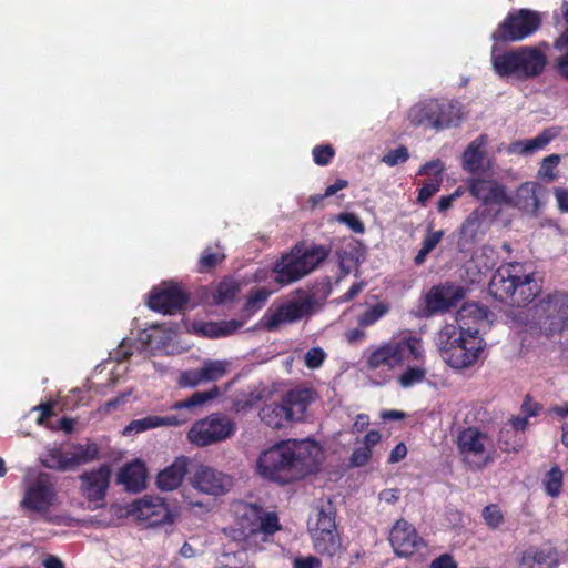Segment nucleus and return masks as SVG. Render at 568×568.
Wrapping results in <instances>:
<instances>
[{"label":"nucleus","mask_w":568,"mask_h":568,"mask_svg":"<svg viewBox=\"0 0 568 568\" xmlns=\"http://www.w3.org/2000/svg\"><path fill=\"white\" fill-rule=\"evenodd\" d=\"M308 534L315 535L331 529H337L335 523V510L329 500H321L316 504L308 517L307 521Z\"/></svg>","instance_id":"obj_25"},{"label":"nucleus","mask_w":568,"mask_h":568,"mask_svg":"<svg viewBox=\"0 0 568 568\" xmlns=\"http://www.w3.org/2000/svg\"><path fill=\"white\" fill-rule=\"evenodd\" d=\"M239 293V285L232 280L222 281L216 287L213 298L216 304L227 303L234 300Z\"/></svg>","instance_id":"obj_43"},{"label":"nucleus","mask_w":568,"mask_h":568,"mask_svg":"<svg viewBox=\"0 0 568 568\" xmlns=\"http://www.w3.org/2000/svg\"><path fill=\"white\" fill-rule=\"evenodd\" d=\"M389 307L385 303H377L367 308L358 318L361 326H371L387 314Z\"/></svg>","instance_id":"obj_44"},{"label":"nucleus","mask_w":568,"mask_h":568,"mask_svg":"<svg viewBox=\"0 0 568 568\" xmlns=\"http://www.w3.org/2000/svg\"><path fill=\"white\" fill-rule=\"evenodd\" d=\"M315 399V394L310 388H297L288 392L283 397V403L291 418V422L301 420L308 407Z\"/></svg>","instance_id":"obj_27"},{"label":"nucleus","mask_w":568,"mask_h":568,"mask_svg":"<svg viewBox=\"0 0 568 568\" xmlns=\"http://www.w3.org/2000/svg\"><path fill=\"white\" fill-rule=\"evenodd\" d=\"M444 236V231H428L423 240L422 247L415 256V263L420 265L425 262L427 255L438 245Z\"/></svg>","instance_id":"obj_41"},{"label":"nucleus","mask_w":568,"mask_h":568,"mask_svg":"<svg viewBox=\"0 0 568 568\" xmlns=\"http://www.w3.org/2000/svg\"><path fill=\"white\" fill-rule=\"evenodd\" d=\"M483 233V216L478 211H474L460 227V242L464 244L473 243Z\"/></svg>","instance_id":"obj_36"},{"label":"nucleus","mask_w":568,"mask_h":568,"mask_svg":"<svg viewBox=\"0 0 568 568\" xmlns=\"http://www.w3.org/2000/svg\"><path fill=\"white\" fill-rule=\"evenodd\" d=\"M272 291L265 287H258L253 290L246 301L245 307L250 312L260 310L271 296Z\"/></svg>","instance_id":"obj_45"},{"label":"nucleus","mask_w":568,"mask_h":568,"mask_svg":"<svg viewBox=\"0 0 568 568\" xmlns=\"http://www.w3.org/2000/svg\"><path fill=\"white\" fill-rule=\"evenodd\" d=\"M372 457V450L367 447L358 446L351 456V465L354 467H362L368 463Z\"/></svg>","instance_id":"obj_57"},{"label":"nucleus","mask_w":568,"mask_h":568,"mask_svg":"<svg viewBox=\"0 0 568 568\" xmlns=\"http://www.w3.org/2000/svg\"><path fill=\"white\" fill-rule=\"evenodd\" d=\"M550 558V552L546 550H539V549H530L526 551L523 556V564L529 565L530 562L542 565L548 561Z\"/></svg>","instance_id":"obj_56"},{"label":"nucleus","mask_w":568,"mask_h":568,"mask_svg":"<svg viewBox=\"0 0 568 568\" xmlns=\"http://www.w3.org/2000/svg\"><path fill=\"white\" fill-rule=\"evenodd\" d=\"M362 252L357 244L351 243L339 254V265L345 274L351 273L361 262Z\"/></svg>","instance_id":"obj_40"},{"label":"nucleus","mask_w":568,"mask_h":568,"mask_svg":"<svg viewBox=\"0 0 568 568\" xmlns=\"http://www.w3.org/2000/svg\"><path fill=\"white\" fill-rule=\"evenodd\" d=\"M57 500V490L48 474H29L24 477L23 496L20 501V507L24 511L45 515Z\"/></svg>","instance_id":"obj_8"},{"label":"nucleus","mask_w":568,"mask_h":568,"mask_svg":"<svg viewBox=\"0 0 568 568\" xmlns=\"http://www.w3.org/2000/svg\"><path fill=\"white\" fill-rule=\"evenodd\" d=\"M443 182V178H432L429 179L423 187L419 190L418 193V202L425 203L427 200H429L434 194H436L439 189L440 184Z\"/></svg>","instance_id":"obj_53"},{"label":"nucleus","mask_w":568,"mask_h":568,"mask_svg":"<svg viewBox=\"0 0 568 568\" xmlns=\"http://www.w3.org/2000/svg\"><path fill=\"white\" fill-rule=\"evenodd\" d=\"M118 480L128 490L139 491L145 487L146 468L141 460H134L121 468Z\"/></svg>","instance_id":"obj_28"},{"label":"nucleus","mask_w":568,"mask_h":568,"mask_svg":"<svg viewBox=\"0 0 568 568\" xmlns=\"http://www.w3.org/2000/svg\"><path fill=\"white\" fill-rule=\"evenodd\" d=\"M415 365H407V367L397 376V383L403 388H410L425 381L427 368L425 366V357L416 361Z\"/></svg>","instance_id":"obj_35"},{"label":"nucleus","mask_w":568,"mask_h":568,"mask_svg":"<svg viewBox=\"0 0 568 568\" xmlns=\"http://www.w3.org/2000/svg\"><path fill=\"white\" fill-rule=\"evenodd\" d=\"M470 194L484 204H504L507 200L506 189L496 180L470 179L468 181Z\"/></svg>","instance_id":"obj_20"},{"label":"nucleus","mask_w":568,"mask_h":568,"mask_svg":"<svg viewBox=\"0 0 568 568\" xmlns=\"http://www.w3.org/2000/svg\"><path fill=\"white\" fill-rule=\"evenodd\" d=\"M190 459L186 456H178L172 464L166 466L156 476V486L162 491H172L181 486L187 473Z\"/></svg>","instance_id":"obj_23"},{"label":"nucleus","mask_w":568,"mask_h":568,"mask_svg":"<svg viewBox=\"0 0 568 568\" xmlns=\"http://www.w3.org/2000/svg\"><path fill=\"white\" fill-rule=\"evenodd\" d=\"M540 291L531 267L518 262L499 266L489 282V292L495 298L516 306L529 304Z\"/></svg>","instance_id":"obj_2"},{"label":"nucleus","mask_w":568,"mask_h":568,"mask_svg":"<svg viewBox=\"0 0 568 568\" xmlns=\"http://www.w3.org/2000/svg\"><path fill=\"white\" fill-rule=\"evenodd\" d=\"M174 335L172 329H164L161 325H152L143 331L140 335V341L153 348L163 347L166 339H171Z\"/></svg>","instance_id":"obj_37"},{"label":"nucleus","mask_w":568,"mask_h":568,"mask_svg":"<svg viewBox=\"0 0 568 568\" xmlns=\"http://www.w3.org/2000/svg\"><path fill=\"white\" fill-rule=\"evenodd\" d=\"M347 184L348 183L346 180H343V179L336 180L334 184L326 187L323 195H317V196L313 197L314 204H316L318 201H321L324 197L334 195L336 192L345 189L347 186Z\"/></svg>","instance_id":"obj_62"},{"label":"nucleus","mask_w":568,"mask_h":568,"mask_svg":"<svg viewBox=\"0 0 568 568\" xmlns=\"http://www.w3.org/2000/svg\"><path fill=\"white\" fill-rule=\"evenodd\" d=\"M390 545L398 557H409L425 547L415 527L404 519L397 520L389 535Z\"/></svg>","instance_id":"obj_16"},{"label":"nucleus","mask_w":568,"mask_h":568,"mask_svg":"<svg viewBox=\"0 0 568 568\" xmlns=\"http://www.w3.org/2000/svg\"><path fill=\"white\" fill-rule=\"evenodd\" d=\"M110 468L106 465L97 470L84 473L81 476V490L92 501L101 500L106 491L110 480Z\"/></svg>","instance_id":"obj_22"},{"label":"nucleus","mask_w":568,"mask_h":568,"mask_svg":"<svg viewBox=\"0 0 568 568\" xmlns=\"http://www.w3.org/2000/svg\"><path fill=\"white\" fill-rule=\"evenodd\" d=\"M564 484V471L558 467L554 466L549 471L546 473L542 485L548 496L555 498L561 493Z\"/></svg>","instance_id":"obj_39"},{"label":"nucleus","mask_w":568,"mask_h":568,"mask_svg":"<svg viewBox=\"0 0 568 568\" xmlns=\"http://www.w3.org/2000/svg\"><path fill=\"white\" fill-rule=\"evenodd\" d=\"M338 221L346 224L355 233H364L365 227L362 221L352 213H343L338 216Z\"/></svg>","instance_id":"obj_58"},{"label":"nucleus","mask_w":568,"mask_h":568,"mask_svg":"<svg viewBox=\"0 0 568 568\" xmlns=\"http://www.w3.org/2000/svg\"><path fill=\"white\" fill-rule=\"evenodd\" d=\"M178 383L181 387H195L201 383H205L202 376V368L182 372Z\"/></svg>","instance_id":"obj_51"},{"label":"nucleus","mask_w":568,"mask_h":568,"mask_svg":"<svg viewBox=\"0 0 568 568\" xmlns=\"http://www.w3.org/2000/svg\"><path fill=\"white\" fill-rule=\"evenodd\" d=\"M445 170V165L443 161L439 159L432 160L424 164L419 171L418 174L420 175H430L432 178H443V172Z\"/></svg>","instance_id":"obj_55"},{"label":"nucleus","mask_w":568,"mask_h":568,"mask_svg":"<svg viewBox=\"0 0 568 568\" xmlns=\"http://www.w3.org/2000/svg\"><path fill=\"white\" fill-rule=\"evenodd\" d=\"M321 560L315 556L297 557L293 561V568H320Z\"/></svg>","instance_id":"obj_61"},{"label":"nucleus","mask_w":568,"mask_h":568,"mask_svg":"<svg viewBox=\"0 0 568 568\" xmlns=\"http://www.w3.org/2000/svg\"><path fill=\"white\" fill-rule=\"evenodd\" d=\"M235 430L234 423L227 416L211 414L195 422L187 432V439L204 447L229 438Z\"/></svg>","instance_id":"obj_11"},{"label":"nucleus","mask_w":568,"mask_h":568,"mask_svg":"<svg viewBox=\"0 0 568 568\" xmlns=\"http://www.w3.org/2000/svg\"><path fill=\"white\" fill-rule=\"evenodd\" d=\"M457 447L463 460L473 469H481L494 459V440L475 427L459 433Z\"/></svg>","instance_id":"obj_10"},{"label":"nucleus","mask_w":568,"mask_h":568,"mask_svg":"<svg viewBox=\"0 0 568 568\" xmlns=\"http://www.w3.org/2000/svg\"><path fill=\"white\" fill-rule=\"evenodd\" d=\"M240 326L241 323L234 320L221 322H196L191 325L189 332L210 338H219L236 332Z\"/></svg>","instance_id":"obj_29"},{"label":"nucleus","mask_w":568,"mask_h":568,"mask_svg":"<svg viewBox=\"0 0 568 568\" xmlns=\"http://www.w3.org/2000/svg\"><path fill=\"white\" fill-rule=\"evenodd\" d=\"M554 195L559 210L561 212L568 213V190L562 187H556L554 190Z\"/></svg>","instance_id":"obj_63"},{"label":"nucleus","mask_w":568,"mask_h":568,"mask_svg":"<svg viewBox=\"0 0 568 568\" xmlns=\"http://www.w3.org/2000/svg\"><path fill=\"white\" fill-rule=\"evenodd\" d=\"M538 307L555 326L568 322V294L558 292L549 295Z\"/></svg>","instance_id":"obj_26"},{"label":"nucleus","mask_w":568,"mask_h":568,"mask_svg":"<svg viewBox=\"0 0 568 568\" xmlns=\"http://www.w3.org/2000/svg\"><path fill=\"white\" fill-rule=\"evenodd\" d=\"M186 295L175 284L163 283L150 294V308L163 314H173L186 303Z\"/></svg>","instance_id":"obj_17"},{"label":"nucleus","mask_w":568,"mask_h":568,"mask_svg":"<svg viewBox=\"0 0 568 568\" xmlns=\"http://www.w3.org/2000/svg\"><path fill=\"white\" fill-rule=\"evenodd\" d=\"M481 516L490 529H497L504 523V515L496 504L486 506L481 511Z\"/></svg>","instance_id":"obj_46"},{"label":"nucleus","mask_w":568,"mask_h":568,"mask_svg":"<svg viewBox=\"0 0 568 568\" xmlns=\"http://www.w3.org/2000/svg\"><path fill=\"white\" fill-rule=\"evenodd\" d=\"M231 367V362L222 359L205 361L202 365V376L205 382L217 381L225 376Z\"/></svg>","instance_id":"obj_38"},{"label":"nucleus","mask_w":568,"mask_h":568,"mask_svg":"<svg viewBox=\"0 0 568 568\" xmlns=\"http://www.w3.org/2000/svg\"><path fill=\"white\" fill-rule=\"evenodd\" d=\"M408 158V150L405 146H399L384 154L382 158V162L388 166H395L399 163L406 162Z\"/></svg>","instance_id":"obj_52"},{"label":"nucleus","mask_w":568,"mask_h":568,"mask_svg":"<svg viewBox=\"0 0 568 568\" xmlns=\"http://www.w3.org/2000/svg\"><path fill=\"white\" fill-rule=\"evenodd\" d=\"M224 254L220 251H212V248H206L203 251L200 261L199 267L201 272H205L214 267L221 261H223Z\"/></svg>","instance_id":"obj_49"},{"label":"nucleus","mask_w":568,"mask_h":568,"mask_svg":"<svg viewBox=\"0 0 568 568\" xmlns=\"http://www.w3.org/2000/svg\"><path fill=\"white\" fill-rule=\"evenodd\" d=\"M219 394L217 388L214 387L207 392H196L190 398L185 400H181L175 403L172 408L173 409H191L193 407H197L206 403L207 400L216 397Z\"/></svg>","instance_id":"obj_42"},{"label":"nucleus","mask_w":568,"mask_h":568,"mask_svg":"<svg viewBox=\"0 0 568 568\" xmlns=\"http://www.w3.org/2000/svg\"><path fill=\"white\" fill-rule=\"evenodd\" d=\"M334 156L331 145H317L313 149L314 162L318 165H327Z\"/></svg>","instance_id":"obj_54"},{"label":"nucleus","mask_w":568,"mask_h":568,"mask_svg":"<svg viewBox=\"0 0 568 568\" xmlns=\"http://www.w3.org/2000/svg\"><path fill=\"white\" fill-rule=\"evenodd\" d=\"M314 298L310 295L286 300L271 306L261 318V326L274 332L283 326L294 324L314 313Z\"/></svg>","instance_id":"obj_9"},{"label":"nucleus","mask_w":568,"mask_h":568,"mask_svg":"<svg viewBox=\"0 0 568 568\" xmlns=\"http://www.w3.org/2000/svg\"><path fill=\"white\" fill-rule=\"evenodd\" d=\"M425 357V349L420 339L405 337L389 341L373 349L366 359L369 369H387L393 372L403 367L409 361H420Z\"/></svg>","instance_id":"obj_6"},{"label":"nucleus","mask_w":568,"mask_h":568,"mask_svg":"<svg viewBox=\"0 0 568 568\" xmlns=\"http://www.w3.org/2000/svg\"><path fill=\"white\" fill-rule=\"evenodd\" d=\"M429 568H457V562L452 555L443 554L430 562Z\"/></svg>","instance_id":"obj_60"},{"label":"nucleus","mask_w":568,"mask_h":568,"mask_svg":"<svg viewBox=\"0 0 568 568\" xmlns=\"http://www.w3.org/2000/svg\"><path fill=\"white\" fill-rule=\"evenodd\" d=\"M487 135L481 134L473 140L466 148L463 154V169L469 173H477L485 168H490V162L487 160Z\"/></svg>","instance_id":"obj_24"},{"label":"nucleus","mask_w":568,"mask_h":568,"mask_svg":"<svg viewBox=\"0 0 568 568\" xmlns=\"http://www.w3.org/2000/svg\"><path fill=\"white\" fill-rule=\"evenodd\" d=\"M321 458L322 449L313 440H283L261 453L256 471L264 479L286 484L315 471Z\"/></svg>","instance_id":"obj_1"},{"label":"nucleus","mask_w":568,"mask_h":568,"mask_svg":"<svg viewBox=\"0 0 568 568\" xmlns=\"http://www.w3.org/2000/svg\"><path fill=\"white\" fill-rule=\"evenodd\" d=\"M326 353L321 347H312L304 355V364L310 369L320 368L326 359Z\"/></svg>","instance_id":"obj_50"},{"label":"nucleus","mask_w":568,"mask_h":568,"mask_svg":"<svg viewBox=\"0 0 568 568\" xmlns=\"http://www.w3.org/2000/svg\"><path fill=\"white\" fill-rule=\"evenodd\" d=\"M556 135L555 131L545 130L532 139L513 142L509 145V152L523 155L532 154L542 150Z\"/></svg>","instance_id":"obj_32"},{"label":"nucleus","mask_w":568,"mask_h":568,"mask_svg":"<svg viewBox=\"0 0 568 568\" xmlns=\"http://www.w3.org/2000/svg\"><path fill=\"white\" fill-rule=\"evenodd\" d=\"M464 297L459 286L444 284L430 288L426 295V307L430 313L444 312Z\"/></svg>","instance_id":"obj_19"},{"label":"nucleus","mask_w":568,"mask_h":568,"mask_svg":"<svg viewBox=\"0 0 568 568\" xmlns=\"http://www.w3.org/2000/svg\"><path fill=\"white\" fill-rule=\"evenodd\" d=\"M98 453V446L93 443L75 445L69 450L54 447L48 450L42 463L48 468L68 470L93 460Z\"/></svg>","instance_id":"obj_14"},{"label":"nucleus","mask_w":568,"mask_h":568,"mask_svg":"<svg viewBox=\"0 0 568 568\" xmlns=\"http://www.w3.org/2000/svg\"><path fill=\"white\" fill-rule=\"evenodd\" d=\"M260 418L263 423L272 428H282L286 423L291 422L284 403L281 404L272 403L265 405L260 410Z\"/></svg>","instance_id":"obj_34"},{"label":"nucleus","mask_w":568,"mask_h":568,"mask_svg":"<svg viewBox=\"0 0 568 568\" xmlns=\"http://www.w3.org/2000/svg\"><path fill=\"white\" fill-rule=\"evenodd\" d=\"M281 526L278 524V517L274 513H264L261 511L260 523L257 526V531H262L264 534L271 535L275 531L280 530Z\"/></svg>","instance_id":"obj_48"},{"label":"nucleus","mask_w":568,"mask_h":568,"mask_svg":"<svg viewBox=\"0 0 568 568\" xmlns=\"http://www.w3.org/2000/svg\"><path fill=\"white\" fill-rule=\"evenodd\" d=\"M546 54L535 47H520L498 53L491 50V65L500 78L529 79L539 75L546 65Z\"/></svg>","instance_id":"obj_4"},{"label":"nucleus","mask_w":568,"mask_h":568,"mask_svg":"<svg viewBox=\"0 0 568 568\" xmlns=\"http://www.w3.org/2000/svg\"><path fill=\"white\" fill-rule=\"evenodd\" d=\"M128 514L138 520L148 521L151 526L172 525L178 518V513L160 496L136 499L130 504Z\"/></svg>","instance_id":"obj_13"},{"label":"nucleus","mask_w":568,"mask_h":568,"mask_svg":"<svg viewBox=\"0 0 568 568\" xmlns=\"http://www.w3.org/2000/svg\"><path fill=\"white\" fill-rule=\"evenodd\" d=\"M261 511L262 508L253 504L239 503L234 506V514L239 519V525L243 534L257 532Z\"/></svg>","instance_id":"obj_31"},{"label":"nucleus","mask_w":568,"mask_h":568,"mask_svg":"<svg viewBox=\"0 0 568 568\" xmlns=\"http://www.w3.org/2000/svg\"><path fill=\"white\" fill-rule=\"evenodd\" d=\"M545 190L536 182L520 184L513 195L508 196L504 204L516 207L530 215H537L542 205Z\"/></svg>","instance_id":"obj_18"},{"label":"nucleus","mask_w":568,"mask_h":568,"mask_svg":"<svg viewBox=\"0 0 568 568\" xmlns=\"http://www.w3.org/2000/svg\"><path fill=\"white\" fill-rule=\"evenodd\" d=\"M541 16L537 11L520 9L510 13L493 33L494 40L520 41L531 36L540 26Z\"/></svg>","instance_id":"obj_12"},{"label":"nucleus","mask_w":568,"mask_h":568,"mask_svg":"<svg viewBox=\"0 0 568 568\" xmlns=\"http://www.w3.org/2000/svg\"><path fill=\"white\" fill-rule=\"evenodd\" d=\"M511 435H513V432H511V429H508V428H504L500 432V436H499L500 447L506 452H511V450L515 452L521 446L520 443H518V442H514V443L510 442Z\"/></svg>","instance_id":"obj_59"},{"label":"nucleus","mask_w":568,"mask_h":568,"mask_svg":"<svg viewBox=\"0 0 568 568\" xmlns=\"http://www.w3.org/2000/svg\"><path fill=\"white\" fill-rule=\"evenodd\" d=\"M559 162L560 156L558 154H550L544 158L538 171V176L548 181H554L556 179L554 171L558 166Z\"/></svg>","instance_id":"obj_47"},{"label":"nucleus","mask_w":568,"mask_h":568,"mask_svg":"<svg viewBox=\"0 0 568 568\" xmlns=\"http://www.w3.org/2000/svg\"><path fill=\"white\" fill-rule=\"evenodd\" d=\"M556 68L558 73L568 80V50L557 58Z\"/></svg>","instance_id":"obj_64"},{"label":"nucleus","mask_w":568,"mask_h":568,"mask_svg":"<svg viewBox=\"0 0 568 568\" xmlns=\"http://www.w3.org/2000/svg\"><path fill=\"white\" fill-rule=\"evenodd\" d=\"M327 257V250L322 245L303 247L295 245L274 263L275 282L288 285L313 272Z\"/></svg>","instance_id":"obj_5"},{"label":"nucleus","mask_w":568,"mask_h":568,"mask_svg":"<svg viewBox=\"0 0 568 568\" xmlns=\"http://www.w3.org/2000/svg\"><path fill=\"white\" fill-rule=\"evenodd\" d=\"M436 344L444 362L455 369L475 365L486 346L480 334L459 331L455 324H445L439 329Z\"/></svg>","instance_id":"obj_3"},{"label":"nucleus","mask_w":568,"mask_h":568,"mask_svg":"<svg viewBox=\"0 0 568 568\" xmlns=\"http://www.w3.org/2000/svg\"><path fill=\"white\" fill-rule=\"evenodd\" d=\"M488 310L476 303H467L457 312L455 325L459 331L479 334L487 325Z\"/></svg>","instance_id":"obj_21"},{"label":"nucleus","mask_w":568,"mask_h":568,"mask_svg":"<svg viewBox=\"0 0 568 568\" xmlns=\"http://www.w3.org/2000/svg\"><path fill=\"white\" fill-rule=\"evenodd\" d=\"M187 420V417L179 418L178 416H146L141 419L132 420L123 430L124 435L139 434L148 429L162 426H179Z\"/></svg>","instance_id":"obj_30"},{"label":"nucleus","mask_w":568,"mask_h":568,"mask_svg":"<svg viewBox=\"0 0 568 568\" xmlns=\"http://www.w3.org/2000/svg\"><path fill=\"white\" fill-rule=\"evenodd\" d=\"M191 485L200 493L220 497L232 489L234 479L231 475L216 468L201 465L193 474Z\"/></svg>","instance_id":"obj_15"},{"label":"nucleus","mask_w":568,"mask_h":568,"mask_svg":"<svg viewBox=\"0 0 568 568\" xmlns=\"http://www.w3.org/2000/svg\"><path fill=\"white\" fill-rule=\"evenodd\" d=\"M313 548L322 556L334 557L342 549V541L337 529L324 531L321 535H311Z\"/></svg>","instance_id":"obj_33"},{"label":"nucleus","mask_w":568,"mask_h":568,"mask_svg":"<svg viewBox=\"0 0 568 568\" xmlns=\"http://www.w3.org/2000/svg\"><path fill=\"white\" fill-rule=\"evenodd\" d=\"M407 118L413 125L439 131L458 125L462 111L457 104L430 99L410 106Z\"/></svg>","instance_id":"obj_7"}]
</instances>
